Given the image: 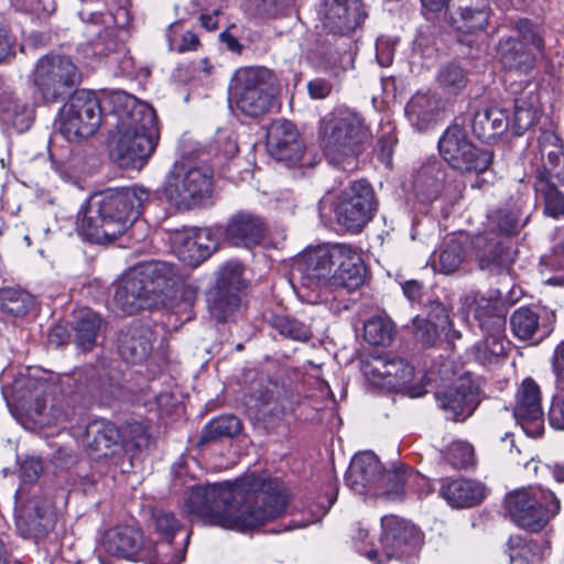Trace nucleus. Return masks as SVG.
I'll list each match as a JSON object with an SVG mask.
<instances>
[{
	"label": "nucleus",
	"instance_id": "f257e3e1",
	"mask_svg": "<svg viewBox=\"0 0 564 564\" xmlns=\"http://www.w3.org/2000/svg\"><path fill=\"white\" fill-rule=\"evenodd\" d=\"M286 505L281 482L257 476L193 486L185 500L187 511L204 524L239 532L279 517Z\"/></svg>",
	"mask_w": 564,
	"mask_h": 564
},
{
	"label": "nucleus",
	"instance_id": "f03ea898",
	"mask_svg": "<svg viewBox=\"0 0 564 564\" xmlns=\"http://www.w3.org/2000/svg\"><path fill=\"white\" fill-rule=\"evenodd\" d=\"M366 268L360 252L350 245H323L305 251L292 268L297 297L308 304L328 301V290L352 291L364 283Z\"/></svg>",
	"mask_w": 564,
	"mask_h": 564
},
{
	"label": "nucleus",
	"instance_id": "7ed1b4c3",
	"mask_svg": "<svg viewBox=\"0 0 564 564\" xmlns=\"http://www.w3.org/2000/svg\"><path fill=\"white\" fill-rule=\"evenodd\" d=\"M105 101L111 106L117 119L109 139L111 159L123 169H142L154 153L160 139L154 109L122 90L112 91Z\"/></svg>",
	"mask_w": 564,
	"mask_h": 564
},
{
	"label": "nucleus",
	"instance_id": "20e7f679",
	"mask_svg": "<svg viewBox=\"0 0 564 564\" xmlns=\"http://www.w3.org/2000/svg\"><path fill=\"white\" fill-rule=\"evenodd\" d=\"M150 197V191L138 185L94 195L78 216V229L98 243L115 240L140 216Z\"/></svg>",
	"mask_w": 564,
	"mask_h": 564
},
{
	"label": "nucleus",
	"instance_id": "39448f33",
	"mask_svg": "<svg viewBox=\"0 0 564 564\" xmlns=\"http://www.w3.org/2000/svg\"><path fill=\"white\" fill-rule=\"evenodd\" d=\"M78 15L86 25V34L96 37L93 41L94 53L106 57V63L117 75H131L134 69L133 61L124 46L130 23L129 11L118 7L115 11L104 13L94 10L87 3Z\"/></svg>",
	"mask_w": 564,
	"mask_h": 564
},
{
	"label": "nucleus",
	"instance_id": "423d86ee",
	"mask_svg": "<svg viewBox=\"0 0 564 564\" xmlns=\"http://www.w3.org/2000/svg\"><path fill=\"white\" fill-rule=\"evenodd\" d=\"M177 272L167 262L151 261L138 264L118 281L113 302L127 315L152 307L160 294L175 283Z\"/></svg>",
	"mask_w": 564,
	"mask_h": 564
},
{
	"label": "nucleus",
	"instance_id": "0eeeda50",
	"mask_svg": "<svg viewBox=\"0 0 564 564\" xmlns=\"http://www.w3.org/2000/svg\"><path fill=\"white\" fill-rule=\"evenodd\" d=\"M42 462L37 457H26L20 466L23 485L15 492L14 517L17 530L25 539L45 536L55 525L53 502L41 495L37 488H28L42 471Z\"/></svg>",
	"mask_w": 564,
	"mask_h": 564
},
{
	"label": "nucleus",
	"instance_id": "6e6552de",
	"mask_svg": "<svg viewBox=\"0 0 564 564\" xmlns=\"http://www.w3.org/2000/svg\"><path fill=\"white\" fill-rule=\"evenodd\" d=\"M369 137L364 117L348 107H338L326 113L318 123V140L326 159L339 164L358 154Z\"/></svg>",
	"mask_w": 564,
	"mask_h": 564
},
{
	"label": "nucleus",
	"instance_id": "1a4fd4ad",
	"mask_svg": "<svg viewBox=\"0 0 564 564\" xmlns=\"http://www.w3.org/2000/svg\"><path fill=\"white\" fill-rule=\"evenodd\" d=\"M412 477V473L383 470L372 452H362L351 459L345 481L358 495L383 496L388 500L398 501L403 498L404 484Z\"/></svg>",
	"mask_w": 564,
	"mask_h": 564
},
{
	"label": "nucleus",
	"instance_id": "9d476101",
	"mask_svg": "<svg viewBox=\"0 0 564 564\" xmlns=\"http://www.w3.org/2000/svg\"><path fill=\"white\" fill-rule=\"evenodd\" d=\"M377 200L370 183L365 180L352 182L338 196L327 193L318 204L322 218L335 215L337 223L345 229L358 232L373 217Z\"/></svg>",
	"mask_w": 564,
	"mask_h": 564
},
{
	"label": "nucleus",
	"instance_id": "9b49d317",
	"mask_svg": "<svg viewBox=\"0 0 564 564\" xmlns=\"http://www.w3.org/2000/svg\"><path fill=\"white\" fill-rule=\"evenodd\" d=\"M213 192V171L206 165L177 161L167 173L162 188L169 204L188 210L203 204Z\"/></svg>",
	"mask_w": 564,
	"mask_h": 564
},
{
	"label": "nucleus",
	"instance_id": "f8f14e48",
	"mask_svg": "<svg viewBox=\"0 0 564 564\" xmlns=\"http://www.w3.org/2000/svg\"><path fill=\"white\" fill-rule=\"evenodd\" d=\"M273 75L265 67H245L238 69L229 87L231 109L250 118L269 112L273 105Z\"/></svg>",
	"mask_w": 564,
	"mask_h": 564
},
{
	"label": "nucleus",
	"instance_id": "ddd939ff",
	"mask_svg": "<svg viewBox=\"0 0 564 564\" xmlns=\"http://www.w3.org/2000/svg\"><path fill=\"white\" fill-rule=\"evenodd\" d=\"M505 503L512 521L532 532L542 530L560 510V501L554 494L541 487L521 488L510 492Z\"/></svg>",
	"mask_w": 564,
	"mask_h": 564
},
{
	"label": "nucleus",
	"instance_id": "4468645a",
	"mask_svg": "<svg viewBox=\"0 0 564 564\" xmlns=\"http://www.w3.org/2000/svg\"><path fill=\"white\" fill-rule=\"evenodd\" d=\"M102 104L90 90H77L61 108L58 130L69 142H79L95 134L101 123Z\"/></svg>",
	"mask_w": 564,
	"mask_h": 564
},
{
	"label": "nucleus",
	"instance_id": "2eb2a0df",
	"mask_svg": "<svg viewBox=\"0 0 564 564\" xmlns=\"http://www.w3.org/2000/svg\"><path fill=\"white\" fill-rule=\"evenodd\" d=\"M516 31L518 37L510 36L499 42L497 54L505 68L528 74L544 54L542 29L522 19L516 24Z\"/></svg>",
	"mask_w": 564,
	"mask_h": 564
},
{
	"label": "nucleus",
	"instance_id": "dca6fc26",
	"mask_svg": "<svg viewBox=\"0 0 564 564\" xmlns=\"http://www.w3.org/2000/svg\"><path fill=\"white\" fill-rule=\"evenodd\" d=\"M79 79L80 74L72 58L59 54L41 57L32 73V82L46 102L63 99L79 84Z\"/></svg>",
	"mask_w": 564,
	"mask_h": 564
},
{
	"label": "nucleus",
	"instance_id": "f3484780",
	"mask_svg": "<svg viewBox=\"0 0 564 564\" xmlns=\"http://www.w3.org/2000/svg\"><path fill=\"white\" fill-rule=\"evenodd\" d=\"M365 377L373 384L388 390H405L412 398L425 392V376L415 372L402 358L376 359L364 366Z\"/></svg>",
	"mask_w": 564,
	"mask_h": 564
},
{
	"label": "nucleus",
	"instance_id": "a211bd4d",
	"mask_svg": "<svg viewBox=\"0 0 564 564\" xmlns=\"http://www.w3.org/2000/svg\"><path fill=\"white\" fill-rule=\"evenodd\" d=\"M438 149L453 169L464 172H485L492 160V154L477 149L468 140L465 130L457 124L447 128L438 141Z\"/></svg>",
	"mask_w": 564,
	"mask_h": 564
},
{
	"label": "nucleus",
	"instance_id": "6ab92c4d",
	"mask_svg": "<svg viewBox=\"0 0 564 564\" xmlns=\"http://www.w3.org/2000/svg\"><path fill=\"white\" fill-rule=\"evenodd\" d=\"M243 288L242 265L235 261L225 263L219 269L216 286L208 299L209 312L218 322H226L241 312L239 293Z\"/></svg>",
	"mask_w": 564,
	"mask_h": 564
},
{
	"label": "nucleus",
	"instance_id": "aec40b11",
	"mask_svg": "<svg viewBox=\"0 0 564 564\" xmlns=\"http://www.w3.org/2000/svg\"><path fill=\"white\" fill-rule=\"evenodd\" d=\"M37 372V369L28 368L20 371L12 382L3 383L2 394L8 405L13 404L37 416L44 414L50 383Z\"/></svg>",
	"mask_w": 564,
	"mask_h": 564
},
{
	"label": "nucleus",
	"instance_id": "412c9836",
	"mask_svg": "<svg viewBox=\"0 0 564 564\" xmlns=\"http://www.w3.org/2000/svg\"><path fill=\"white\" fill-rule=\"evenodd\" d=\"M381 528V552L387 560L411 556L422 543L421 531L410 521L397 516H384Z\"/></svg>",
	"mask_w": 564,
	"mask_h": 564
},
{
	"label": "nucleus",
	"instance_id": "4be33fe9",
	"mask_svg": "<svg viewBox=\"0 0 564 564\" xmlns=\"http://www.w3.org/2000/svg\"><path fill=\"white\" fill-rule=\"evenodd\" d=\"M516 422L531 437H539L544 430L541 390L532 378H525L516 393L513 406Z\"/></svg>",
	"mask_w": 564,
	"mask_h": 564
},
{
	"label": "nucleus",
	"instance_id": "5701e85b",
	"mask_svg": "<svg viewBox=\"0 0 564 564\" xmlns=\"http://www.w3.org/2000/svg\"><path fill=\"white\" fill-rule=\"evenodd\" d=\"M267 150L276 161L295 164L304 153V143L296 127L289 120L279 119L270 123L267 130Z\"/></svg>",
	"mask_w": 564,
	"mask_h": 564
},
{
	"label": "nucleus",
	"instance_id": "b1692460",
	"mask_svg": "<svg viewBox=\"0 0 564 564\" xmlns=\"http://www.w3.org/2000/svg\"><path fill=\"white\" fill-rule=\"evenodd\" d=\"M220 235V227L192 228L176 234L174 242L178 258L188 265H198L216 251Z\"/></svg>",
	"mask_w": 564,
	"mask_h": 564
},
{
	"label": "nucleus",
	"instance_id": "393cba45",
	"mask_svg": "<svg viewBox=\"0 0 564 564\" xmlns=\"http://www.w3.org/2000/svg\"><path fill=\"white\" fill-rule=\"evenodd\" d=\"M318 15L324 29L341 35L354 31L366 18L360 0H324Z\"/></svg>",
	"mask_w": 564,
	"mask_h": 564
},
{
	"label": "nucleus",
	"instance_id": "a878e982",
	"mask_svg": "<svg viewBox=\"0 0 564 564\" xmlns=\"http://www.w3.org/2000/svg\"><path fill=\"white\" fill-rule=\"evenodd\" d=\"M144 546L145 542L140 529L132 525H118L104 533L97 551L126 560L141 561V557L149 556Z\"/></svg>",
	"mask_w": 564,
	"mask_h": 564
},
{
	"label": "nucleus",
	"instance_id": "bb28decb",
	"mask_svg": "<svg viewBox=\"0 0 564 564\" xmlns=\"http://www.w3.org/2000/svg\"><path fill=\"white\" fill-rule=\"evenodd\" d=\"M267 224L264 219L254 213L239 210L231 215L220 234L225 240L235 247L250 249L258 246L264 238Z\"/></svg>",
	"mask_w": 564,
	"mask_h": 564
},
{
	"label": "nucleus",
	"instance_id": "cd10ccee",
	"mask_svg": "<svg viewBox=\"0 0 564 564\" xmlns=\"http://www.w3.org/2000/svg\"><path fill=\"white\" fill-rule=\"evenodd\" d=\"M451 0H421L422 7L430 12H440L447 8ZM458 6L459 21L457 30L475 32L485 30L489 20L488 0H455Z\"/></svg>",
	"mask_w": 564,
	"mask_h": 564
},
{
	"label": "nucleus",
	"instance_id": "c85d7f7f",
	"mask_svg": "<svg viewBox=\"0 0 564 564\" xmlns=\"http://www.w3.org/2000/svg\"><path fill=\"white\" fill-rule=\"evenodd\" d=\"M462 305L466 314L473 315L479 327L486 333L496 334L502 329L505 310L499 300L470 293L463 297Z\"/></svg>",
	"mask_w": 564,
	"mask_h": 564
},
{
	"label": "nucleus",
	"instance_id": "c756f323",
	"mask_svg": "<svg viewBox=\"0 0 564 564\" xmlns=\"http://www.w3.org/2000/svg\"><path fill=\"white\" fill-rule=\"evenodd\" d=\"M83 445L97 453L98 457H110L122 449L119 429L104 419L90 421L83 434Z\"/></svg>",
	"mask_w": 564,
	"mask_h": 564
},
{
	"label": "nucleus",
	"instance_id": "7c9ffc66",
	"mask_svg": "<svg viewBox=\"0 0 564 564\" xmlns=\"http://www.w3.org/2000/svg\"><path fill=\"white\" fill-rule=\"evenodd\" d=\"M438 406L447 419L464 421L477 408V398L470 383L464 381L436 394Z\"/></svg>",
	"mask_w": 564,
	"mask_h": 564
},
{
	"label": "nucleus",
	"instance_id": "2f4dec72",
	"mask_svg": "<svg viewBox=\"0 0 564 564\" xmlns=\"http://www.w3.org/2000/svg\"><path fill=\"white\" fill-rule=\"evenodd\" d=\"M153 349V332L150 327L134 323L120 332L118 350L128 362L144 361Z\"/></svg>",
	"mask_w": 564,
	"mask_h": 564
},
{
	"label": "nucleus",
	"instance_id": "473e14b6",
	"mask_svg": "<svg viewBox=\"0 0 564 564\" xmlns=\"http://www.w3.org/2000/svg\"><path fill=\"white\" fill-rule=\"evenodd\" d=\"M440 495L453 508H470L485 498L486 488L474 480L451 479L443 481Z\"/></svg>",
	"mask_w": 564,
	"mask_h": 564
},
{
	"label": "nucleus",
	"instance_id": "72a5a7b5",
	"mask_svg": "<svg viewBox=\"0 0 564 564\" xmlns=\"http://www.w3.org/2000/svg\"><path fill=\"white\" fill-rule=\"evenodd\" d=\"M405 117L417 131L430 129L441 112L440 99L432 94L416 93L405 106Z\"/></svg>",
	"mask_w": 564,
	"mask_h": 564
},
{
	"label": "nucleus",
	"instance_id": "f704fd0d",
	"mask_svg": "<svg viewBox=\"0 0 564 564\" xmlns=\"http://www.w3.org/2000/svg\"><path fill=\"white\" fill-rule=\"evenodd\" d=\"M510 118L500 107H487L475 112L471 122L474 134L484 142H490L509 129Z\"/></svg>",
	"mask_w": 564,
	"mask_h": 564
},
{
	"label": "nucleus",
	"instance_id": "c9c22d12",
	"mask_svg": "<svg viewBox=\"0 0 564 564\" xmlns=\"http://www.w3.org/2000/svg\"><path fill=\"white\" fill-rule=\"evenodd\" d=\"M512 334L520 340H534L539 343L550 333V328L541 323L536 308L521 306L510 317Z\"/></svg>",
	"mask_w": 564,
	"mask_h": 564
},
{
	"label": "nucleus",
	"instance_id": "e433bc0d",
	"mask_svg": "<svg viewBox=\"0 0 564 564\" xmlns=\"http://www.w3.org/2000/svg\"><path fill=\"white\" fill-rule=\"evenodd\" d=\"M33 121V111L10 91L0 94V123L17 132L26 131Z\"/></svg>",
	"mask_w": 564,
	"mask_h": 564
},
{
	"label": "nucleus",
	"instance_id": "4c0bfd02",
	"mask_svg": "<svg viewBox=\"0 0 564 564\" xmlns=\"http://www.w3.org/2000/svg\"><path fill=\"white\" fill-rule=\"evenodd\" d=\"M542 159L546 155L547 163H544L546 173L554 176L564 186V153L558 135L554 131H542L538 139Z\"/></svg>",
	"mask_w": 564,
	"mask_h": 564
},
{
	"label": "nucleus",
	"instance_id": "58836bf2",
	"mask_svg": "<svg viewBox=\"0 0 564 564\" xmlns=\"http://www.w3.org/2000/svg\"><path fill=\"white\" fill-rule=\"evenodd\" d=\"M189 534H187L178 546L173 541L154 540L152 543H145L144 551L149 556L141 557V562L145 564H181L185 558V551L188 543Z\"/></svg>",
	"mask_w": 564,
	"mask_h": 564
},
{
	"label": "nucleus",
	"instance_id": "ea45409f",
	"mask_svg": "<svg viewBox=\"0 0 564 564\" xmlns=\"http://www.w3.org/2000/svg\"><path fill=\"white\" fill-rule=\"evenodd\" d=\"M102 326V319L90 308L84 307L76 313L75 344L83 350H90L96 344L98 333Z\"/></svg>",
	"mask_w": 564,
	"mask_h": 564
},
{
	"label": "nucleus",
	"instance_id": "a19ab883",
	"mask_svg": "<svg viewBox=\"0 0 564 564\" xmlns=\"http://www.w3.org/2000/svg\"><path fill=\"white\" fill-rule=\"evenodd\" d=\"M444 173L437 164L423 166L414 181V192L422 203L436 199L442 191Z\"/></svg>",
	"mask_w": 564,
	"mask_h": 564
},
{
	"label": "nucleus",
	"instance_id": "79ce46f5",
	"mask_svg": "<svg viewBox=\"0 0 564 564\" xmlns=\"http://www.w3.org/2000/svg\"><path fill=\"white\" fill-rule=\"evenodd\" d=\"M551 175L539 171L534 188L544 200V212L547 216L558 218L564 216V194L551 182Z\"/></svg>",
	"mask_w": 564,
	"mask_h": 564
},
{
	"label": "nucleus",
	"instance_id": "37998d69",
	"mask_svg": "<svg viewBox=\"0 0 564 564\" xmlns=\"http://www.w3.org/2000/svg\"><path fill=\"white\" fill-rule=\"evenodd\" d=\"M510 562L522 561L528 564H540L549 554V546L521 536H511L508 542Z\"/></svg>",
	"mask_w": 564,
	"mask_h": 564
},
{
	"label": "nucleus",
	"instance_id": "c03bdc74",
	"mask_svg": "<svg viewBox=\"0 0 564 564\" xmlns=\"http://www.w3.org/2000/svg\"><path fill=\"white\" fill-rule=\"evenodd\" d=\"M464 259L465 250L463 245L458 240L452 239L438 252L432 256L431 262L434 271L452 274L459 269Z\"/></svg>",
	"mask_w": 564,
	"mask_h": 564
},
{
	"label": "nucleus",
	"instance_id": "a18cd8bd",
	"mask_svg": "<svg viewBox=\"0 0 564 564\" xmlns=\"http://www.w3.org/2000/svg\"><path fill=\"white\" fill-rule=\"evenodd\" d=\"M242 429L240 420L235 415H220L209 421L202 432L200 444L231 438Z\"/></svg>",
	"mask_w": 564,
	"mask_h": 564
},
{
	"label": "nucleus",
	"instance_id": "49530a36",
	"mask_svg": "<svg viewBox=\"0 0 564 564\" xmlns=\"http://www.w3.org/2000/svg\"><path fill=\"white\" fill-rule=\"evenodd\" d=\"M536 99L530 96H521L514 100L513 116L509 128L517 135H522L536 120Z\"/></svg>",
	"mask_w": 564,
	"mask_h": 564
},
{
	"label": "nucleus",
	"instance_id": "de8ad7c7",
	"mask_svg": "<svg viewBox=\"0 0 564 564\" xmlns=\"http://www.w3.org/2000/svg\"><path fill=\"white\" fill-rule=\"evenodd\" d=\"M436 83L445 94L456 96L466 88L468 75L459 64L447 63L440 67Z\"/></svg>",
	"mask_w": 564,
	"mask_h": 564
},
{
	"label": "nucleus",
	"instance_id": "09e8293b",
	"mask_svg": "<svg viewBox=\"0 0 564 564\" xmlns=\"http://www.w3.org/2000/svg\"><path fill=\"white\" fill-rule=\"evenodd\" d=\"M394 336V325L386 316H373L364 325V337L373 346H387Z\"/></svg>",
	"mask_w": 564,
	"mask_h": 564
},
{
	"label": "nucleus",
	"instance_id": "8fccbe9b",
	"mask_svg": "<svg viewBox=\"0 0 564 564\" xmlns=\"http://www.w3.org/2000/svg\"><path fill=\"white\" fill-rule=\"evenodd\" d=\"M269 324L279 334L293 340L306 341L312 336L308 325L288 315L273 314L269 318Z\"/></svg>",
	"mask_w": 564,
	"mask_h": 564
},
{
	"label": "nucleus",
	"instance_id": "3c124183",
	"mask_svg": "<svg viewBox=\"0 0 564 564\" xmlns=\"http://www.w3.org/2000/svg\"><path fill=\"white\" fill-rule=\"evenodd\" d=\"M33 304V297L24 291L7 289L0 292L1 310L12 316L25 315Z\"/></svg>",
	"mask_w": 564,
	"mask_h": 564
},
{
	"label": "nucleus",
	"instance_id": "603ef678",
	"mask_svg": "<svg viewBox=\"0 0 564 564\" xmlns=\"http://www.w3.org/2000/svg\"><path fill=\"white\" fill-rule=\"evenodd\" d=\"M512 261L513 254L511 249L502 242H496L489 253L480 258L479 265L481 270L499 274L507 270Z\"/></svg>",
	"mask_w": 564,
	"mask_h": 564
},
{
	"label": "nucleus",
	"instance_id": "864d4df0",
	"mask_svg": "<svg viewBox=\"0 0 564 564\" xmlns=\"http://www.w3.org/2000/svg\"><path fill=\"white\" fill-rule=\"evenodd\" d=\"M169 47L177 53L196 51L199 46V40L192 31H184L181 22L172 23L166 33Z\"/></svg>",
	"mask_w": 564,
	"mask_h": 564
},
{
	"label": "nucleus",
	"instance_id": "5fc2aeb1",
	"mask_svg": "<svg viewBox=\"0 0 564 564\" xmlns=\"http://www.w3.org/2000/svg\"><path fill=\"white\" fill-rule=\"evenodd\" d=\"M505 352L503 341L490 334L487 338L474 346L475 359L481 365L495 362Z\"/></svg>",
	"mask_w": 564,
	"mask_h": 564
},
{
	"label": "nucleus",
	"instance_id": "6e6d98bb",
	"mask_svg": "<svg viewBox=\"0 0 564 564\" xmlns=\"http://www.w3.org/2000/svg\"><path fill=\"white\" fill-rule=\"evenodd\" d=\"M435 317V322L420 316L414 317L412 321L416 340L425 346L433 345L441 333L442 313L440 312Z\"/></svg>",
	"mask_w": 564,
	"mask_h": 564
},
{
	"label": "nucleus",
	"instance_id": "4d7b16f0",
	"mask_svg": "<svg viewBox=\"0 0 564 564\" xmlns=\"http://www.w3.org/2000/svg\"><path fill=\"white\" fill-rule=\"evenodd\" d=\"M181 530V523L174 513L159 511L154 514V538L155 540L173 541L175 534Z\"/></svg>",
	"mask_w": 564,
	"mask_h": 564
},
{
	"label": "nucleus",
	"instance_id": "13d9d810",
	"mask_svg": "<svg viewBox=\"0 0 564 564\" xmlns=\"http://www.w3.org/2000/svg\"><path fill=\"white\" fill-rule=\"evenodd\" d=\"M446 458L455 468L466 467L473 463L474 448L467 442H453L448 446Z\"/></svg>",
	"mask_w": 564,
	"mask_h": 564
},
{
	"label": "nucleus",
	"instance_id": "bf43d9fd",
	"mask_svg": "<svg viewBox=\"0 0 564 564\" xmlns=\"http://www.w3.org/2000/svg\"><path fill=\"white\" fill-rule=\"evenodd\" d=\"M367 538L368 529L362 527L361 523H357L352 533V541L357 552L366 556L370 562L382 563V560L379 558L378 550L370 542H366Z\"/></svg>",
	"mask_w": 564,
	"mask_h": 564
},
{
	"label": "nucleus",
	"instance_id": "052dcab7",
	"mask_svg": "<svg viewBox=\"0 0 564 564\" xmlns=\"http://www.w3.org/2000/svg\"><path fill=\"white\" fill-rule=\"evenodd\" d=\"M489 218L497 225L500 232L511 235L518 228L520 213L518 208L509 212L500 209L490 215Z\"/></svg>",
	"mask_w": 564,
	"mask_h": 564
},
{
	"label": "nucleus",
	"instance_id": "680f3d73",
	"mask_svg": "<svg viewBox=\"0 0 564 564\" xmlns=\"http://www.w3.org/2000/svg\"><path fill=\"white\" fill-rule=\"evenodd\" d=\"M551 369L555 378L556 388L564 391V340L560 341L550 358Z\"/></svg>",
	"mask_w": 564,
	"mask_h": 564
},
{
	"label": "nucleus",
	"instance_id": "e2e57ef3",
	"mask_svg": "<svg viewBox=\"0 0 564 564\" xmlns=\"http://www.w3.org/2000/svg\"><path fill=\"white\" fill-rule=\"evenodd\" d=\"M90 393L98 398L101 402H108L112 398H117L119 393V386L112 383L110 380L98 379L91 381L89 384Z\"/></svg>",
	"mask_w": 564,
	"mask_h": 564
},
{
	"label": "nucleus",
	"instance_id": "0e129e2a",
	"mask_svg": "<svg viewBox=\"0 0 564 564\" xmlns=\"http://www.w3.org/2000/svg\"><path fill=\"white\" fill-rule=\"evenodd\" d=\"M75 420V409L69 404H53L45 421L48 425H62Z\"/></svg>",
	"mask_w": 564,
	"mask_h": 564
},
{
	"label": "nucleus",
	"instance_id": "69168bd1",
	"mask_svg": "<svg viewBox=\"0 0 564 564\" xmlns=\"http://www.w3.org/2000/svg\"><path fill=\"white\" fill-rule=\"evenodd\" d=\"M397 41L388 36H380L376 42L377 61L386 67L389 66L393 61L394 47Z\"/></svg>",
	"mask_w": 564,
	"mask_h": 564
},
{
	"label": "nucleus",
	"instance_id": "338daca9",
	"mask_svg": "<svg viewBox=\"0 0 564 564\" xmlns=\"http://www.w3.org/2000/svg\"><path fill=\"white\" fill-rule=\"evenodd\" d=\"M306 87L312 99H325L333 90L332 83L325 78L311 79Z\"/></svg>",
	"mask_w": 564,
	"mask_h": 564
},
{
	"label": "nucleus",
	"instance_id": "774afa93",
	"mask_svg": "<svg viewBox=\"0 0 564 564\" xmlns=\"http://www.w3.org/2000/svg\"><path fill=\"white\" fill-rule=\"evenodd\" d=\"M549 421L552 427L564 430V399H554L550 411Z\"/></svg>",
	"mask_w": 564,
	"mask_h": 564
}]
</instances>
